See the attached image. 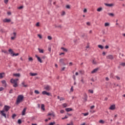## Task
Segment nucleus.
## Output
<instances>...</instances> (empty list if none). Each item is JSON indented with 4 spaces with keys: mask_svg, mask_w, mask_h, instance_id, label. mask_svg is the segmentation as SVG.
<instances>
[{
    "mask_svg": "<svg viewBox=\"0 0 125 125\" xmlns=\"http://www.w3.org/2000/svg\"><path fill=\"white\" fill-rule=\"evenodd\" d=\"M18 81H19V79H12L10 80V83H17Z\"/></svg>",
    "mask_w": 125,
    "mask_h": 125,
    "instance_id": "obj_5",
    "label": "nucleus"
},
{
    "mask_svg": "<svg viewBox=\"0 0 125 125\" xmlns=\"http://www.w3.org/2000/svg\"><path fill=\"white\" fill-rule=\"evenodd\" d=\"M28 60H29V61H31V62H33V58H32V57L29 58Z\"/></svg>",
    "mask_w": 125,
    "mask_h": 125,
    "instance_id": "obj_39",
    "label": "nucleus"
},
{
    "mask_svg": "<svg viewBox=\"0 0 125 125\" xmlns=\"http://www.w3.org/2000/svg\"><path fill=\"white\" fill-rule=\"evenodd\" d=\"M41 109L42 110H43V111H44L45 110V108H44V104H42V105H41Z\"/></svg>",
    "mask_w": 125,
    "mask_h": 125,
    "instance_id": "obj_27",
    "label": "nucleus"
},
{
    "mask_svg": "<svg viewBox=\"0 0 125 125\" xmlns=\"http://www.w3.org/2000/svg\"><path fill=\"white\" fill-rule=\"evenodd\" d=\"M13 36L15 37V38H16V32H13Z\"/></svg>",
    "mask_w": 125,
    "mask_h": 125,
    "instance_id": "obj_46",
    "label": "nucleus"
},
{
    "mask_svg": "<svg viewBox=\"0 0 125 125\" xmlns=\"http://www.w3.org/2000/svg\"><path fill=\"white\" fill-rule=\"evenodd\" d=\"M13 87H17V86H18V84H17V83H14V84H13Z\"/></svg>",
    "mask_w": 125,
    "mask_h": 125,
    "instance_id": "obj_30",
    "label": "nucleus"
},
{
    "mask_svg": "<svg viewBox=\"0 0 125 125\" xmlns=\"http://www.w3.org/2000/svg\"><path fill=\"white\" fill-rule=\"evenodd\" d=\"M99 122L100 123V124H104V121L102 120H100Z\"/></svg>",
    "mask_w": 125,
    "mask_h": 125,
    "instance_id": "obj_38",
    "label": "nucleus"
},
{
    "mask_svg": "<svg viewBox=\"0 0 125 125\" xmlns=\"http://www.w3.org/2000/svg\"><path fill=\"white\" fill-rule=\"evenodd\" d=\"M21 84L24 86V87H27L28 86V85H25V82H22L21 83Z\"/></svg>",
    "mask_w": 125,
    "mask_h": 125,
    "instance_id": "obj_29",
    "label": "nucleus"
},
{
    "mask_svg": "<svg viewBox=\"0 0 125 125\" xmlns=\"http://www.w3.org/2000/svg\"><path fill=\"white\" fill-rule=\"evenodd\" d=\"M9 52H10V53H11V54H12V55L14 54V52L12 50V49H9V50H8Z\"/></svg>",
    "mask_w": 125,
    "mask_h": 125,
    "instance_id": "obj_23",
    "label": "nucleus"
},
{
    "mask_svg": "<svg viewBox=\"0 0 125 125\" xmlns=\"http://www.w3.org/2000/svg\"><path fill=\"white\" fill-rule=\"evenodd\" d=\"M42 94H43V95H47V96H50L51 95L50 93L47 92L45 91H42Z\"/></svg>",
    "mask_w": 125,
    "mask_h": 125,
    "instance_id": "obj_6",
    "label": "nucleus"
},
{
    "mask_svg": "<svg viewBox=\"0 0 125 125\" xmlns=\"http://www.w3.org/2000/svg\"><path fill=\"white\" fill-rule=\"evenodd\" d=\"M3 22H4V23H9V22H11V20L8 19H5L3 20Z\"/></svg>",
    "mask_w": 125,
    "mask_h": 125,
    "instance_id": "obj_9",
    "label": "nucleus"
},
{
    "mask_svg": "<svg viewBox=\"0 0 125 125\" xmlns=\"http://www.w3.org/2000/svg\"><path fill=\"white\" fill-rule=\"evenodd\" d=\"M108 15H109V16H111V17H114V16H115V15L113 13H108Z\"/></svg>",
    "mask_w": 125,
    "mask_h": 125,
    "instance_id": "obj_28",
    "label": "nucleus"
},
{
    "mask_svg": "<svg viewBox=\"0 0 125 125\" xmlns=\"http://www.w3.org/2000/svg\"><path fill=\"white\" fill-rule=\"evenodd\" d=\"M12 92H13V89H11L10 90V91H9V93H10V94H11V93H12Z\"/></svg>",
    "mask_w": 125,
    "mask_h": 125,
    "instance_id": "obj_61",
    "label": "nucleus"
},
{
    "mask_svg": "<svg viewBox=\"0 0 125 125\" xmlns=\"http://www.w3.org/2000/svg\"><path fill=\"white\" fill-rule=\"evenodd\" d=\"M66 8H67V9H70V5H67L66 6Z\"/></svg>",
    "mask_w": 125,
    "mask_h": 125,
    "instance_id": "obj_53",
    "label": "nucleus"
},
{
    "mask_svg": "<svg viewBox=\"0 0 125 125\" xmlns=\"http://www.w3.org/2000/svg\"><path fill=\"white\" fill-rule=\"evenodd\" d=\"M23 98H24V96H23V95H19L17 98L16 104L17 105H19V104H20V103H21V102H22V101H23Z\"/></svg>",
    "mask_w": 125,
    "mask_h": 125,
    "instance_id": "obj_1",
    "label": "nucleus"
},
{
    "mask_svg": "<svg viewBox=\"0 0 125 125\" xmlns=\"http://www.w3.org/2000/svg\"><path fill=\"white\" fill-rule=\"evenodd\" d=\"M107 59H110V60H113L114 59V57L112 55H109L106 56Z\"/></svg>",
    "mask_w": 125,
    "mask_h": 125,
    "instance_id": "obj_8",
    "label": "nucleus"
},
{
    "mask_svg": "<svg viewBox=\"0 0 125 125\" xmlns=\"http://www.w3.org/2000/svg\"><path fill=\"white\" fill-rule=\"evenodd\" d=\"M47 39H48V40H49V41H51V40H52V37H51V36H48L47 37Z\"/></svg>",
    "mask_w": 125,
    "mask_h": 125,
    "instance_id": "obj_33",
    "label": "nucleus"
},
{
    "mask_svg": "<svg viewBox=\"0 0 125 125\" xmlns=\"http://www.w3.org/2000/svg\"><path fill=\"white\" fill-rule=\"evenodd\" d=\"M83 116H88V112H87L86 113H83Z\"/></svg>",
    "mask_w": 125,
    "mask_h": 125,
    "instance_id": "obj_49",
    "label": "nucleus"
},
{
    "mask_svg": "<svg viewBox=\"0 0 125 125\" xmlns=\"http://www.w3.org/2000/svg\"><path fill=\"white\" fill-rule=\"evenodd\" d=\"M72 78L74 81H76V76L75 75H73Z\"/></svg>",
    "mask_w": 125,
    "mask_h": 125,
    "instance_id": "obj_58",
    "label": "nucleus"
},
{
    "mask_svg": "<svg viewBox=\"0 0 125 125\" xmlns=\"http://www.w3.org/2000/svg\"><path fill=\"white\" fill-rule=\"evenodd\" d=\"M3 89H4V88H3V87H0V91H2V90H3Z\"/></svg>",
    "mask_w": 125,
    "mask_h": 125,
    "instance_id": "obj_55",
    "label": "nucleus"
},
{
    "mask_svg": "<svg viewBox=\"0 0 125 125\" xmlns=\"http://www.w3.org/2000/svg\"><path fill=\"white\" fill-rule=\"evenodd\" d=\"M66 14V13L65 12V11H62V16H63L64 15H65Z\"/></svg>",
    "mask_w": 125,
    "mask_h": 125,
    "instance_id": "obj_44",
    "label": "nucleus"
},
{
    "mask_svg": "<svg viewBox=\"0 0 125 125\" xmlns=\"http://www.w3.org/2000/svg\"><path fill=\"white\" fill-rule=\"evenodd\" d=\"M2 84L3 85V86H4V87H6V86H7V84H6V82L5 81V80H2L1 81Z\"/></svg>",
    "mask_w": 125,
    "mask_h": 125,
    "instance_id": "obj_7",
    "label": "nucleus"
},
{
    "mask_svg": "<svg viewBox=\"0 0 125 125\" xmlns=\"http://www.w3.org/2000/svg\"><path fill=\"white\" fill-rule=\"evenodd\" d=\"M3 75H4V72L0 73V79H2L3 78Z\"/></svg>",
    "mask_w": 125,
    "mask_h": 125,
    "instance_id": "obj_21",
    "label": "nucleus"
},
{
    "mask_svg": "<svg viewBox=\"0 0 125 125\" xmlns=\"http://www.w3.org/2000/svg\"><path fill=\"white\" fill-rule=\"evenodd\" d=\"M2 52H3L4 53H5V54H8V52H7V51L6 50H2Z\"/></svg>",
    "mask_w": 125,
    "mask_h": 125,
    "instance_id": "obj_32",
    "label": "nucleus"
},
{
    "mask_svg": "<svg viewBox=\"0 0 125 125\" xmlns=\"http://www.w3.org/2000/svg\"><path fill=\"white\" fill-rule=\"evenodd\" d=\"M61 49H62L63 50V51H64L65 52H67L68 51V50L67 49H66L65 48L61 47Z\"/></svg>",
    "mask_w": 125,
    "mask_h": 125,
    "instance_id": "obj_19",
    "label": "nucleus"
},
{
    "mask_svg": "<svg viewBox=\"0 0 125 125\" xmlns=\"http://www.w3.org/2000/svg\"><path fill=\"white\" fill-rule=\"evenodd\" d=\"M44 89L47 90V91H49V90L51 89V86H50L49 85H45L44 87Z\"/></svg>",
    "mask_w": 125,
    "mask_h": 125,
    "instance_id": "obj_2",
    "label": "nucleus"
},
{
    "mask_svg": "<svg viewBox=\"0 0 125 125\" xmlns=\"http://www.w3.org/2000/svg\"><path fill=\"white\" fill-rule=\"evenodd\" d=\"M65 119H68V117H67V116H65V117L62 118V120H65Z\"/></svg>",
    "mask_w": 125,
    "mask_h": 125,
    "instance_id": "obj_51",
    "label": "nucleus"
},
{
    "mask_svg": "<svg viewBox=\"0 0 125 125\" xmlns=\"http://www.w3.org/2000/svg\"><path fill=\"white\" fill-rule=\"evenodd\" d=\"M121 66H122L123 67H125V62H122L120 64Z\"/></svg>",
    "mask_w": 125,
    "mask_h": 125,
    "instance_id": "obj_36",
    "label": "nucleus"
},
{
    "mask_svg": "<svg viewBox=\"0 0 125 125\" xmlns=\"http://www.w3.org/2000/svg\"><path fill=\"white\" fill-rule=\"evenodd\" d=\"M9 109H10V106H8V105H5L4 106V108L3 109V110L6 112H8V111L9 110Z\"/></svg>",
    "mask_w": 125,
    "mask_h": 125,
    "instance_id": "obj_4",
    "label": "nucleus"
},
{
    "mask_svg": "<svg viewBox=\"0 0 125 125\" xmlns=\"http://www.w3.org/2000/svg\"><path fill=\"white\" fill-rule=\"evenodd\" d=\"M99 70V68H95L94 69V70H93L92 71H91V74H95V73H96V72H97V71H98Z\"/></svg>",
    "mask_w": 125,
    "mask_h": 125,
    "instance_id": "obj_13",
    "label": "nucleus"
},
{
    "mask_svg": "<svg viewBox=\"0 0 125 125\" xmlns=\"http://www.w3.org/2000/svg\"><path fill=\"white\" fill-rule=\"evenodd\" d=\"M18 123L19 125H21V124H22V121L21 119H19Z\"/></svg>",
    "mask_w": 125,
    "mask_h": 125,
    "instance_id": "obj_31",
    "label": "nucleus"
},
{
    "mask_svg": "<svg viewBox=\"0 0 125 125\" xmlns=\"http://www.w3.org/2000/svg\"><path fill=\"white\" fill-rule=\"evenodd\" d=\"M38 37H39V38L41 39H42V35L40 34H38Z\"/></svg>",
    "mask_w": 125,
    "mask_h": 125,
    "instance_id": "obj_42",
    "label": "nucleus"
},
{
    "mask_svg": "<svg viewBox=\"0 0 125 125\" xmlns=\"http://www.w3.org/2000/svg\"><path fill=\"white\" fill-rule=\"evenodd\" d=\"M86 24H87L88 26H90V22H86Z\"/></svg>",
    "mask_w": 125,
    "mask_h": 125,
    "instance_id": "obj_60",
    "label": "nucleus"
},
{
    "mask_svg": "<svg viewBox=\"0 0 125 125\" xmlns=\"http://www.w3.org/2000/svg\"><path fill=\"white\" fill-rule=\"evenodd\" d=\"M23 6H21L20 7H19L18 8V9H22L23 8Z\"/></svg>",
    "mask_w": 125,
    "mask_h": 125,
    "instance_id": "obj_57",
    "label": "nucleus"
},
{
    "mask_svg": "<svg viewBox=\"0 0 125 125\" xmlns=\"http://www.w3.org/2000/svg\"><path fill=\"white\" fill-rule=\"evenodd\" d=\"M115 78H116L117 80L118 81H120L121 80V78L119 76H115Z\"/></svg>",
    "mask_w": 125,
    "mask_h": 125,
    "instance_id": "obj_43",
    "label": "nucleus"
},
{
    "mask_svg": "<svg viewBox=\"0 0 125 125\" xmlns=\"http://www.w3.org/2000/svg\"><path fill=\"white\" fill-rule=\"evenodd\" d=\"M34 92L36 94H40V92L38 90H35Z\"/></svg>",
    "mask_w": 125,
    "mask_h": 125,
    "instance_id": "obj_34",
    "label": "nucleus"
},
{
    "mask_svg": "<svg viewBox=\"0 0 125 125\" xmlns=\"http://www.w3.org/2000/svg\"><path fill=\"white\" fill-rule=\"evenodd\" d=\"M116 109V105L115 104L112 105L109 107V110H115Z\"/></svg>",
    "mask_w": 125,
    "mask_h": 125,
    "instance_id": "obj_11",
    "label": "nucleus"
},
{
    "mask_svg": "<svg viewBox=\"0 0 125 125\" xmlns=\"http://www.w3.org/2000/svg\"><path fill=\"white\" fill-rule=\"evenodd\" d=\"M106 6H109V7H111L112 6H114V4H108V3H105L104 4Z\"/></svg>",
    "mask_w": 125,
    "mask_h": 125,
    "instance_id": "obj_15",
    "label": "nucleus"
},
{
    "mask_svg": "<svg viewBox=\"0 0 125 125\" xmlns=\"http://www.w3.org/2000/svg\"><path fill=\"white\" fill-rule=\"evenodd\" d=\"M89 92H90V93H93V90H88Z\"/></svg>",
    "mask_w": 125,
    "mask_h": 125,
    "instance_id": "obj_47",
    "label": "nucleus"
},
{
    "mask_svg": "<svg viewBox=\"0 0 125 125\" xmlns=\"http://www.w3.org/2000/svg\"><path fill=\"white\" fill-rule=\"evenodd\" d=\"M36 26L37 27H40V23L39 22H37V23L36 24Z\"/></svg>",
    "mask_w": 125,
    "mask_h": 125,
    "instance_id": "obj_45",
    "label": "nucleus"
},
{
    "mask_svg": "<svg viewBox=\"0 0 125 125\" xmlns=\"http://www.w3.org/2000/svg\"><path fill=\"white\" fill-rule=\"evenodd\" d=\"M92 63L93 64H97V62H96V61L93 60Z\"/></svg>",
    "mask_w": 125,
    "mask_h": 125,
    "instance_id": "obj_52",
    "label": "nucleus"
},
{
    "mask_svg": "<svg viewBox=\"0 0 125 125\" xmlns=\"http://www.w3.org/2000/svg\"><path fill=\"white\" fill-rule=\"evenodd\" d=\"M56 28H62V25H60L57 26H56Z\"/></svg>",
    "mask_w": 125,
    "mask_h": 125,
    "instance_id": "obj_54",
    "label": "nucleus"
},
{
    "mask_svg": "<svg viewBox=\"0 0 125 125\" xmlns=\"http://www.w3.org/2000/svg\"><path fill=\"white\" fill-rule=\"evenodd\" d=\"M0 114L1 116H2V117H4L5 118V119H6V114H5V113H4V110H0Z\"/></svg>",
    "mask_w": 125,
    "mask_h": 125,
    "instance_id": "obj_3",
    "label": "nucleus"
},
{
    "mask_svg": "<svg viewBox=\"0 0 125 125\" xmlns=\"http://www.w3.org/2000/svg\"><path fill=\"white\" fill-rule=\"evenodd\" d=\"M30 76H31L32 77H35V76H37L38 75V74L37 73H30Z\"/></svg>",
    "mask_w": 125,
    "mask_h": 125,
    "instance_id": "obj_18",
    "label": "nucleus"
},
{
    "mask_svg": "<svg viewBox=\"0 0 125 125\" xmlns=\"http://www.w3.org/2000/svg\"><path fill=\"white\" fill-rule=\"evenodd\" d=\"M13 76H14L15 77H20V73H15V74H13Z\"/></svg>",
    "mask_w": 125,
    "mask_h": 125,
    "instance_id": "obj_20",
    "label": "nucleus"
},
{
    "mask_svg": "<svg viewBox=\"0 0 125 125\" xmlns=\"http://www.w3.org/2000/svg\"><path fill=\"white\" fill-rule=\"evenodd\" d=\"M55 125V122H51L49 124V125Z\"/></svg>",
    "mask_w": 125,
    "mask_h": 125,
    "instance_id": "obj_40",
    "label": "nucleus"
},
{
    "mask_svg": "<svg viewBox=\"0 0 125 125\" xmlns=\"http://www.w3.org/2000/svg\"><path fill=\"white\" fill-rule=\"evenodd\" d=\"M83 12H84V13H85L87 12V10H86V9H84L83 10Z\"/></svg>",
    "mask_w": 125,
    "mask_h": 125,
    "instance_id": "obj_59",
    "label": "nucleus"
},
{
    "mask_svg": "<svg viewBox=\"0 0 125 125\" xmlns=\"http://www.w3.org/2000/svg\"><path fill=\"white\" fill-rule=\"evenodd\" d=\"M35 57L37 58L38 61L40 63H42V59L40 58V57L38 56V55H35Z\"/></svg>",
    "mask_w": 125,
    "mask_h": 125,
    "instance_id": "obj_10",
    "label": "nucleus"
},
{
    "mask_svg": "<svg viewBox=\"0 0 125 125\" xmlns=\"http://www.w3.org/2000/svg\"><path fill=\"white\" fill-rule=\"evenodd\" d=\"M62 106H63V107H64V108H66V107H67V104H62Z\"/></svg>",
    "mask_w": 125,
    "mask_h": 125,
    "instance_id": "obj_41",
    "label": "nucleus"
},
{
    "mask_svg": "<svg viewBox=\"0 0 125 125\" xmlns=\"http://www.w3.org/2000/svg\"><path fill=\"white\" fill-rule=\"evenodd\" d=\"M102 7H99L97 9V11L100 12V11H102Z\"/></svg>",
    "mask_w": 125,
    "mask_h": 125,
    "instance_id": "obj_24",
    "label": "nucleus"
},
{
    "mask_svg": "<svg viewBox=\"0 0 125 125\" xmlns=\"http://www.w3.org/2000/svg\"><path fill=\"white\" fill-rule=\"evenodd\" d=\"M60 100L61 101H62V100H65V99H64V98H63V97H62V98H61L60 99Z\"/></svg>",
    "mask_w": 125,
    "mask_h": 125,
    "instance_id": "obj_50",
    "label": "nucleus"
},
{
    "mask_svg": "<svg viewBox=\"0 0 125 125\" xmlns=\"http://www.w3.org/2000/svg\"><path fill=\"white\" fill-rule=\"evenodd\" d=\"M60 66H62V65H63V66H65L66 65V63H65V62H63L62 63V64H60Z\"/></svg>",
    "mask_w": 125,
    "mask_h": 125,
    "instance_id": "obj_48",
    "label": "nucleus"
},
{
    "mask_svg": "<svg viewBox=\"0 0 125 125\" xmlns=\"http://www.w3.org/2000/svg\"><path fill=\"white\" fill-rule=\"evenodd\" d=\"M15 117H16V115L15 114H14L12 116V118L14 119H15Z\"/></svg>",
    "mask_w": 125,
    "mask_h": 125,
    "instance_id": "obj_37",
    "label": "nucleus"
},
{
    "mask_svg": "<svg viewBox=\"0 0 125 125\" xmlns=\"http://www.w3.org/2000/svg\"><path fill=\"white\" fill-rule=\"evenodd\" d=\"M18 55H19V53H18L17 54H15L14 53V54H13L12 56H18Z\"/></svg>",
    "mask_w": 125,
    "mask_h": 125,
    "instance_id": "obj_35",
    "label": "nucleus"
},
{
    "mask_svg": "<svg viewBox=\"0 0 125 125\" xmlns=\"http://www.w3.org/2000/svg\"><path fill=\"white\" fill-rule=\"evenodd\" d=\"M94 107H95V106L94 105H92L90 107V109H93L94 108Z\"/></svg>",
    "mask_w": 125,
    "mask_h": 125,
    "instance_id": "obj_64",
    "label": "nucleus"
},
{
    "mask_svg": "<svg viewBox=\"0 0 125 125\" xmlns=\"http://www.w3.org/2000/svg\"><path fill=\"white\" fill-rule=\"evenodd\" d=\"M64 61H65V59H61L60 60V64H62Z\"/></svg>",
    "mask_w": 125,
    "mask_h": 125,
    "instance_id": "obj_17",
    "label": "nucleus"
},
{
    "mask_svg": "<svg viewBox=\"0 0 125 125\" xmlns=\"http://www.w3.org/2000/svg\"><path fill=\"white\" fill-rule=\"evenodd\" d=\"M38 50L40 52V53H43V50L40 49V48H38Z\"/></svg>",
    "mask_w": 125,
    "mask_h": 125,
    "instance_id": "obj_22",
    "label": "nucleus"
},
{
    "mask_svg": "<svg viewBox=\"0 0 125 125\" xmlns=\"http://www.w3.org/2000/svg\"><path fill=\"white\" fill-rule=\"evenodd\" d=\"M65 111H66V112H70V111H73V109L71 108H65Z\"/></svg>",
    "mask_w": 125,
    "mask_h": 125,
    "instance_id": "obj_16",
    "label": "nucleus"
},
{
    "mask_svg": "<svg viewBox=\"0 0 125 125\" xmlns=\"http://www.w3.org/2000/svg\"><path fill=\"white\" fill-rule=\"evenodd\" d=\"M98 47L101 49H103V48H104V47L102 45H98Z\"/></svg>",
    "mask_w": 125,
    "mask_h": 125,
    "instance_id": "obj_25",
    "label": "nucleus"
},
{
    "mask_svg": "<svg viewBox=\"0 0 125 125\" xmlns=\"http://www.w3.org/2000/svg\"><path fill=\"white\" fill-rule=\"evenodd\" d=\"M26 110H27V108H24L22 111V116H25V113H26Z\"/></svg>",
    "mask_w": 125,
    "mask_h": 125,
    "instance_id": "obj_14",
    "label": "nucleus"
},
{
    "mask_svg": "<svg viewBox=\"0 0 125 125\" xmlns=\"http://www.w3.org/2000/svg\"><path fill=\"white\" fill-rule=\"evenodd\" d=\"M8 2V0H4V3H6V4Z\"/></svg>",
    "mask_w": 125,
    "mask_h": 125,
    "instance_id": "obj_63",
    "label": "nucleus"
},
{
    "mask_svg": "<svg viewBox=\"0 0 125 125\" xmlns=\"http://www.w3.org/2000/svg\"><path fill=\"white\" fill-rule=\"evenodd\" d=\"M84 102H86L87 101V95L86 93L84 94V98H83Z\"/></svg>",
    "mask_w": 125,
    "mask_h": 125,
    "instance_id": "obj_12",
    "label": "nucleus"
},
{
    "mask_svg": "<svg viewBox=\"0 0 125 125\" xmlns=\"http://www.w3.org/2000/svg\"><path fill=\"white\" fill-rule=\"evenodd\" d=\"M109 26H110V23H109L108 22H105L104 23L105 27H109Z\"/></svg>",
    "mask_w": 125,
    "mask_h": 125,
    "instance_id": "obj_26",
    "label": "nucleus"
},
{
    "mask_svg": "<svg viewBox=\"0 0 125 125\" xmlns=\"http://www.w3.org/2000/svg\"><path fill=\"white\" fill-rule=\"evenodd\" d=\"M16 37H12L11 38V39L12 40V41H13V40H14L15 39H16Z\"/></svg>",
    "mask_w": 125,
    "mask_h": 125,
    "instance_id": "obj_56",
    "label": "nucleus"
},
{
    "mask_svg": "<svg viewBox=\"0 0 125 125\" xmlns=\"http://www.w3.org/2000/svg\"><path fill=\"white\" fill-rule=\"evenodd\" d=\"M79 72H80V74H83V73H84V72H83V71H82V70H80Z\"/></svg>",
    "mask_w": 125,
    "mask_h": 125,
    "instance_id": "obj_62",
    "label": "nucleus"
}]
</instances>
